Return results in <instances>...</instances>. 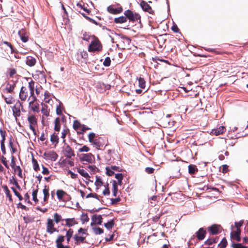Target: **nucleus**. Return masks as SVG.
Listing matches in <instances>:
<instances>
[{
  "label": "nucleus",
  "mask_w": 248,
  "mask_h": 248,
  "mask_svg": "<svg viewBox=\"0 0 248 248\" xmlns=\"http://www.w3.org/2000/svg\"><path fill=\"white\" fill-rule=\"evenodd\" d=\"M137 80H138L139 86L142 88L144 89L145 87V81L143 78H137Z\"/></svg>",
  "instance_id": "nucleus-27"
},
{
  "label": "nucleus",
  "mask_w": 248,
  "mask_h": 248,
  "mask_svg": "<svg viewBox=\"0 0 248 248\" xmlns=\"http://www.w3.org/2000/svg\"><path fill=\"white\" fill-rule=\"evenodd\" d=\"M90 150V148L86 145L83 146L82 148L78 149L79 152H87Z\"/></svg>",
  "instance_id": "nucleus-58"
},
{
  "label": "nucleus",
  "mask_w": 248,
  "mask_h": 248,
  "mask_svg": "<svg viewBox=\"0 0 248 248\" xmlns=\"http://www.w3.org/2000/svg\"><path fill=\"white\" fill-rule=\"evenodd\" d=\"M54 130L56 131H60L61 129V123L60 119L59 117H57L55 119V121Z\"/></svg>",
  "instance_id": "nucleus-24"
},
{
  "label": "nucleus",
  "mask_w": 248,
  "mask_h": 248,
  "mask_svg": "<svg viewBox=\"0 0 248 248\" xmlns=\"http://www.w3.org/2000/svg\"><path fill=\"white\" fill-rule=\"evenodd\" d=\"M106 174L108 176H112L114 174V172L113 170L109 169L108 167H106Z\"/></svg>",
  "instance_id": "nucleus-59"
},
{
  "label": "nucleus",
  "mask_w": 248,
  "mask_h": 248,
  "mask_svg": "<svg viewBox=\"0 0 248 248\" xmlns=\"http://www.w3.org/2000/svg\"><path fill=\"white\" fill-rule=\"evenodd\" d=\"M14 170L15 171H17V172H18L17 174H18V176L22 178V170H21V168L20 167V166H16V168H15Z\"/></svg>",
  "instance_id": "nucleus-45"
},
{
  "label": "nucleus",
  "mask_w": 248,
  "mask_h": 248,
  "mask_svg": "<svg viewBox=\"0 0 248 248\" xmlns=\"http://www.w3.org/2000/svg\"><path fill=\"white\" fill-rule=\"evenodd\" d=\"M155 169L151 167H146L145 169V171L148 174H152L154 172Z\"/></svg>",
  "instance_id": "nucleus-60"
},
{
  "label": "nucleus",
  "mask_w": 248,
  "mask_h": 248,
  "mask_svg": "<svg viewBox=\"0 0 248 248\" xmlns=\"http://www.w3.org/2000/svg\"><path fill=\"white\" fill-rule=\"evenodd\" d=\"M28 96V92L25 87L22 86L21 88L19 93V98L22 101H25Z\"/></svg>",
  "instance_id": "nucleus-12"
},
{
  "label": "nucleus",
  "mask_w": 248,
  "mask_h": 248,
  "mask_svg": "<svg viewBox=\"0 0 248 248\" xmlns=\"http://www.w3.org/2000/svg\"><path fill=\"white\" fill-rule=\"evenodd\" d=\"M206 233V230H204L203 228H201L196 232V237H197L198 240H202L205 238Z\"/></svg>",
  "instance_id": "nucleus-11"
},
{
  "label": "nucleus",
  "mask_w": 248,
  "mask_h": 248,
  "mask_svg": "<svg viewBox=\"0 0 248 248\" xmlns=\"http://www.w3.org/2000/svg\"><path fill=\"white\" fill-rule=\"evenodd\" d=\"M21 106V104L20 102L17 103L15 106L13 107L12 110L13 115L15 118L19 117L20 115V107Z\"/></svg>",
  "instance_id": "nucleus-9"
},
{
  "label": "nucleus",
  "mask_w": 248,
  "mask_h": 248,
  "mask_svg": "<svg viewBox=\"0 0 248 248\" xmlns=\"http://www.w3.org/2000/svg\"><path fill=\"white\" fill-rule=\"evenodd\" d=\"M65 156L68 158H71L72 156H75V154L72 148L69 145H67L65 148Z\"/></svg>",
  "instance_id": "nucleus-13"
},
{
  "label": "nucleus",
  "mask_w": 248,
  "mask_h": 248,
  "mask_svg": "<svg viewBox=\"0 0 248 248\" xmlns=\"http://www.w3.org/2000/svg\"><path fill=\"white\" fill-rule=\"evenodd\" d=\"M92 229L94 233L96 235L101 234L103 233V230L98 227H93Z\"/></svg>",
  "instance_id": "nucleus-32"
},
{
  "label": "nucleus",
  "mask_w": 248,
  "mask_h": 248,
  "mask_svg": "<svg viewBox=\"0 0 248 248\" xmlns=\"http://www.w3.org/2000/svg\"><path fill=\"white\" fill-rule=\"evenodd\" d=\"M39 108V105L38 103H36L35 104H32L31 106V109L35 112H38Z\"/></svg>",
  "instance_id": "nucleus-55"
},
{
  "label": "nucleus",
  "mask_w": 248,
  "mask_h": 248,
  "mask_svg": "<svg viewBox=\"0 0 248 248\" xmlns=\"http://www.w3.org/2000/svg\"><path fill=\"white\" fill-rule=\"evenodd\" d=\"M73 238L75 241V244L78 245L80 243H84L86 238L85 237L79 236L76 234L74 236Z\"/></svg>",
  "instance_id": "nucleus-17"
},
{
  "label": "nucleus",
  "mask_w": 248,
  "mask_h": 248,
  "mask_svg": "<svg viewBox=\"0 0 248 248\" xmlns=\"http://www.w3.org/2000/svg\"><path fill=\"white\" fill-rule=\"evenodd\" d=\"M77 6H78V7L80 8L81 9H83L85 12H86L88 14H89L91 12V10L90 9H87V8L86 7H85L84 4H82L80 3H78L77 4Z\"/></svg>",
  "instance_id": "nucleus-36"
},
{
  "label": "nucleus",
  "mask_w": 248,
  "mask_h": 248,
  "mask_svg": "<svg viewBox=\"0 0 248 248\" xmlns=\"http://www.w3.org/2000/svg\"><path fill=\"white\" fill-rule=\"evenodd\" d=\"M36 59L32 56H28L26 58V64L29 66H33L36 63Z\"/></svg>",
  "instance_id": "nucleus-16"
},
{
  "label": "nucleus",
  "mask_w": 248,
  "mask_h": 248,
  "mask_svg": "<svg viewBox=\"0 0 248 248\" xmlns=\"http://www.w3.org/2000/svg\"><path fill=\"white\" fill-rule=\"evenodd\" d=\"M16 83L14 81L11 80L6 84L5 88L3 89V93H11L14 91Z\"/></svg>",
  "instance_id": "nucleus-7"
},
{
  "label": "nucleus",
  "mask_w": 248,
  "mask_h": 248,
  "mask_svg": "<svg viewBox=\"0 0 248 248\" xmlns=\"http://www.w3.org/2000/svg\"><path fill=\"white\" fill-rule=\"evenodd\" d=\"M7 197L8 198L9 201L10 202H12L13 201L12 196L10 194V191L8 189V187L6 185H3L2 186Z\"/></svg>",
  "instance_id": "nucleus-20"
},
{
  "label": "nucleus",
  "mask_w": 248,
  "mask_h": 248,
  "mask_svg": "<svg viewBox=\"0 0 248 248\" xmlns=\"http://www.w3.org/2000/svg\"><path fill=\"white\" fill-rule=\"evenodd\" d=\"M11 166V167L13 169H14L15 168H16V162H15V157H14V156H12Z\"/></svg>",
  "instance_id": "nucleus-64"
},
{
  "label": "nucleus",
  "mask_w": 248,
  "mask_h": 248,
  "mask_svg": "<svg viewBox=\"0 0 248 248\" xmlns=\"http://www.w3.org/2000/svg\"><path fill=\"white\" fill-rule=\"evenodd\" d=\"M68 132L69 129L67 128H65L64 129H62V132L61 138H62L63 139H65Z\"/></svg>",
  "instance_id": "nucleus-56"
},
{
  "label": "nucleus",
  "mask_w": 248,
  "mask_h": 248,
  "mask_svg": "<svg viewBox=\"0 0 248 248\" xmlns=\"http://www.w3.org/2000/svg\"><path fill=\"white\" fill-rule=\"evenodd\" d=\"M28 121L30 123V125H35L37 123V119L34 115L29 116Z\"/></svg>",
  "instance_id": "nucleus-25"
},
{
  "label": "nucleus",
  "mask_w": 248,
  "mask_h": 248,
  "mask_svg": "<svg viewBox=\"0 0 248 248\" xmlns=\"http://www.w3.org/2000/svg\"><path fill=\"white\" fill-rule=\"evenodd\" d=\"M111 60L109 57H107L105 58L104 62H103V65L106 66L108 67L110 65Z\"/></svg>",
  "instance_id": "nucleus-46"
},
{
  "label": "nucleus",
  "mask_w": 248,
  "mask_h": 248,
  "mask_svg": "<svg viewBox=\"0 0 248 248\" xmlns=\"http://www.w3.org/2000/svg\"><path fill=\"white\" fill-rule=\"evenodd\" d=\"M65 193V192L62 190H58L56 194L58 199L61 200Z\"/></svg>",
  "instance_id": "nucleus-42"
},
{
  "label": "nucleus",
  "mask_w": 248,
  "mask_h": 248,
  "mask_svg": "<svg viewBox=\"0 0 248 248\" xmlns=\"http://www.w3.org/2000/svg\"><path fill=\"white\" fill-rule=\"evenodd\" d=\"M114 21L115 23L121 24L126 22L127 19L125 16H121L119 17L115 18Z\"/></svg>",
  "instance_id": "nucleus-22"
},
{
  "label": "nucleus",
  "mask_w": 248,
  "mask_h": 248,
  "mask_svg": "<svg viewBox=\"0 0 248 248\" xmlns=\"http://www.w3.org/2000/svg\"><path fill=\"white\" fill-rule=\"evenodd\" d=\"M95 137V134L94 133H90L88 135L89 141L90 143H93V141L94 140V138Z\"/></svg>",
  "instance_id": "nucleus-50"
},
{
  "label": "nucleus",
  "mask_w": 248,
  "mask_h": 248,
  "mask_svg": "<svg viewBox=\"0 0 248 248\" xmlns=\"http://www.w3.org/2000/svg\"><path fill=\"white\" fill-rule=\"evenodd\" d=\"M54 226V221L50 218H48L46 223V232L50 234H53L54 232H58L59 230L55 228Z\"/></svg>",
  "instance_id": "nucleus-2"
},
{
  "label": "nucleus",
  "mask_w": 248,
  "mask_h": 248,
  "mask_svg": "<svg viewBox=\"0 0 248 248\" xmlns=\"http://www.w3.org/2000/svg\"><path fill=\"white\" fill-rule=\"evenodd\" d=\"M95 185L97 187L103 185L102 181L100 177H96Z\"/></svg>",
  "instance_id": "nucleus-43"
},
{
  "label": "nucleus",
  "mask_w": 248,
  "mask_h": 248,
  "mask_svg": "<svg viewBox=\"0 0 248 248\" xmlns=\"http://www.w3.org/2000/svg\"><path fill=\"white\" fill-rule=\"evenodd\" d=\"M87 230L86 229H84L82 228H79L78 230V234H86V235H88V234L86 232Z\"/></svg>",
  "instance_id": "nucleus-62"
},
{
  "label": "nucleus",
  "mask_w": 248,
  "mask_h": 248,
  "mask_svg": "<svg viewBox=\"0 0 248 248\" xmlns=\"http://www.w3.org/2000/svg\"><path fill=\"white\" fill-rule=\"evenodd\" d=\"M78 172L86 179L90 177L89 174L83 169H78Z\"/></svg>",
  "instance_id": "nucleus-33"
},
{
  "label": "nucleus",
  "mask_w": 248,
  "mask_h": 248,
  "mask_svg": "<svg viewBox=\"0 0 248 248\" xmlns=\"http://www.w3.org/2000/svg\"><path fill=\"white\" fill-rule=\"evenodd\" d=\"M1 162L4 165V166L7 169L9 168V165L7 164V161L6 160V158L4 156H2L1 158Z\"/></svg>",
  "instance_id": "nucleus-57"
},
{
  "label": "nucleus",
  "mask_w": 248,
  "mask_h": 248,
  "mask_svg": "<svg viewBox=\"0 0 248 248\" xmlns=\"http://www.w3.org/2000/svg\"><path fill=\"white\" fill-rule=\"evenodd\" d=\"M0 134L2 138L0 143H4L6 137V132L5 131L2 130V129H0Z\"/></svg>",
  "instance_id": "nucleus-53"
},
{
  "label": "nucleus",
  "mask_w": 248,
  "mask_h": 248,
  "mask_svg": "<svg viewBox=\"0 0 248 248\" xmlns=\"http://www.w3.org/2000/svg\"><path fill=\"white\" fill-rule=\"evenodd\" d=\"M73 230L72 229H69L66 232V237L67 243H69L73 234Z\"/></svg>",
  "instance_id": "nucleus-31"
},
{
  "label": "nucleus",
  "mask_w": 248,
  "mask_h": 248,
  "mask_svg": "<svg viewBox=\"0 0 248 248\" xmlns=\"http://www.w3.org/2000/svg\"><path fill=\"white\" fill-rule=\"evenodd\" d=\"M37 192H38V189L33 190L32 192V199L35 202L38 201V199H37Z\"/></svg>",
  "instance_id": "nucleus-48"
},
{
  "label": "nucleus",
  "mask_w": 248,
  "mask_h": 248,
  "mask_svg": "<svg viewBox=\"0 0 248 248\" xmlns=\"http://www.w3.org/2000/svg\"><path fill=\"white\" fill-rule=\"evenodd\" d=\"M112 186H113V189H112L113 195L114 196L116 197L117 191H118V187H117V185L116 181H113Z\"/></svg>",
  "instance_id": "nucleus-39"
},
{
  "label": "nucleus",
  "mask_w": 248,
  "mask_h": 248,
  "mask_svg": "<svg viewBox=\"0 0 248 248\" xmlns=\"http://www.w3.org/2000/svg\"><path fill=\"white\" fill-rule=\"evenodd\" d=\"M32 162L33 163V169L35 171L39 170H40L39 164H38L37 160L33 157L32 158Z\"/></svg>",
  "instance_id": "nucleus-37"
},
{
  "label": "nucleus",
  "mask_w": 248,
  "mask_h": 248,
  "mask_svg": "<svg viewBox=\"0 0 248 248\" xmlns=\"http://www.w3.org/2000/svg\"><path fill=\"white\" fill-rule=\"evenodd\" d=\"M115 178L118 180V181H122L123 178V176L122 173H117L115 175Z\"/></svg>",
  "instance_id": "nucleus-63"
},
{
  "label": "nucleus",
  "mask_w": 248,
  "mask_h": 248,
  "mask_svg": "<svg viewBox=\"0 0 248 248\" xmlns=\"http://www.w3.org/2000/svg\"><path fill=\"white\" fill-rule=\"evenodd\" d=\"M103 218L101 215H94L92 217V222L91 226H93L95 224L101 225L102 223Z\"/></svg>",
  "instance_id": "nucleus-6"
},
{
  "label": "nucleus",
  "mask_w": 248,
  "mask_h": 248,
  "mask_svg": "<svg viewBox=\"0 0 248 248\" xmlns=\"http://www.w3.org/2000/svg\"><path fill=\"white\" fill-rule=\"evenodd\" d=\"M227 245V241L225 238H223L220 243L218 244V246L220 248H225Z\"/></svg>",
  "instance_id": "nucleus-41"
},
{
  "label": "nucleus",
  "mask_w": 248,
  "mask_h": 248,
  "mask_svg": "<svg viewBox=\"0 0 248 248\" xmlns=\"http://www.w3.org/2000/svg\"><path fill=\"white\" fill-rule=\"evenodd\" d=\"M91 197L95 198L97 200H98V201H100V200H99V199L98 198V195L95 193H90L88 194L86 197V198H91Z\"/></svg>",
  "instance_id": "nucleus-54"
},
{
  "label": "nucleus",
  "mask_w": 248,
  "mask_h": 248,
  "mask_svg": "<svg viewBox=\"0 0 248 248\" xmlns=\"http://www.w3.org/2000/svg\"><path fill=\"white\" fill-rule=\"evenodd\" d=\"M198 171L197 166L195 165L190 164L188 166V172L190 174H193Z\"/></svg>",
  "instance_id": "nucleus-23"
},
{
  "label": "nucleus",
  "mask_w": 248,
  "mask_h": 248,
  "mask_svg": "<svg viewBox=\"0 0 248 248\" xmlns=\"http://www.w3.org/2000/svg\"><path fill=\"white\" fill-rule=\"evenodd\" d=\"M124 15L126 19L128 18L130 21H136L140 20V16L137 13H133L130 10H127L124 11Z\"/></svg>",
  "instance_id": "nucleus-3"
},
{
  "label": "nucleus",
  "mask_w": 248,
  "mask_h": 248,
  "mask_svg": "<svg viewBox=\"0 0 248 248\" xmlns=\"http://www.w3.org/2000/svg\"><path fill=\"white\" fill-rule=\"evenodd\" d=\"M65 237L63 235H60L58 236L57 239L56 240V243L57 244V248L60 247L62 244V242L64 241Z\"/></svg>",
  "instance_id": "nucleus-21"
},
{
  "label": "nucleus",
  "mask_w": 248,
  "mask_h": 248,
  "mask_svg": "<svg viewBox=\"0 0 248 248\" xmlns=\"http://www.w3.org/2000/svg\"><path fill=\"white\" fill-rule=\"evenodd\" d=\"M92 144L98 149L105 145L104 140L101 137L95 139L93 143H92Z\"/></svg>",
  "instance_id": "nucleus-8"
},
{
  "label": "nucleus",
  "mask_w": 248,
  "mask_h": 248,
  "mask_svg": "<svg viewBox=\"0 0 248 248\" xmlns=\"http://www.w3.org/2000/svg\"><path fill=\"white\" fill-rule=\"evenodd\" d=\"M18 34L20 36L21 40L23 42L26 43L28 41V37L24 34V31H18Z\"/></svg>",
  "instance_id": "nucleus-30"
},
{
  "label": "nucleus",
  "mask_w": 248,
  "mask_h": 248,
  "mask_svg": "<svg viewBox=\"0 0 248 248\" xmlns=\"http://www.w3.org/2000/svg\"><path fill=\"white\" fill-rule=\"evenodd\" d=\"M107 10L108 12H109L111 14H117L120 13L122 12L123 9L122 8L120 7L119 8H114L111 6H109L107 8Z\"/></svg>",
  "instance_id": "nucleus-15"
},
{
  "label": "nucleus",
  "mask_w": 248,
  "mask_h": 248,
  "mask_svg": "<svg viewBox=\"0 0 248 248\" xmlns=\"http://www.w3.org/2000/svg\"><path fill=\"white\" fill-rule=\"evenodd\" d=\"M225 127L224 126H220L218 128L213 129L211 133L216 136L219 135L224 132Z\"/></svg>",
  "instance_id": "nucleus-19"
},
{
  "label": "nucleus",
  "mask_w": 248,
  "mask_h": 248,
  "mask_svg": "<svg viewBox=\"0 0 248 248\" xmlns=\"http://www.w3.org/2000/svg\"><path fill=\"white\" fill-rule=\"evenodd\" d=\"M82 124L78 120H75L73 123V128L77 130L80 127H81Z\"/></svg>",
  "instance_id": "nucleus-40"
},
{
  "label": "nucleus",
  "mask_w": 248,
  "mask_h": 248,
  "mask_svg": "<svg viewBox=\"0 0 248 248\" xmlns=\"http://www.w3.org/2000/svg\"><path fill=\"white\" fill-rule=\"evenodd\" d=\"M81 221L83 224L87 222L89 220V218L87 214L82 213L80 217Z\"/></svg>",
  "instance_id": "nucleus-34"
},
{
  "label": "nucleus",
  "mask_w": 248,
  "mask_h": 248,
  "mask_svg": "<svg viewBox=\"0 0 248 248\" xmlns=\"http://www.w3.org/2000/svg\"><path fill=\"white\" fill-rule=\"evenodd\" d=\"M241 231L240 229H237L235 231H232L231 233V235L232 236H233L234 237L235 236H238L240 235Z\"/></svg>",
  "instance_id": "nucleus-44"
},
{
  "label": "nucleus",
  "mask_w": 248,
  "mask_h": 248,
  "mask_svg": "<svg viewBox=\"0 0 248 248\" xmlns=\"http://www.w3.org/2000/svg\"><path fill=\"white\" fill-rule=\"evenodd\" d=\"M217 242V240L216 238H210L208 239L206 241H205L204 244L206 245H211L213 243H215Z\"/></svg>",
  "instance_id": "nucleus-38"
},
{
  "label": "nucleus",
  "mask_w": 248,
  "mask_h": 248,
  "mask_svg": "<svg viewBox=\"0 0 248 248\" xmlns=\"http://www.w3.org/2000/svg\"><path fill=\"white\" fill-rule=\"evenodd\" d=\"M41 112L43 115L48 116L49 115V112L47 111V109L45 108V107H43L41 109Z\"/></svg>",
  "instance_id": "nucleus-61"
},
{
  "label": "nucleus",
  "mask_w": 248,
  "mask_h": 248,
  "mask_svg": "<svg viewBox=\"0 0 248 248\" xmlns=\"http://www.w3.org/2000/svg\"><path fill=\"white\" fill-rule=\"evenodd\" d=\"M232 247L233 248H248V247L244 246L241 243L232 244Z\"/></svg>",
  "instance_id": "nucleus-52"
},
{
  "label": "nucleus",
  "mask_w": 248,
  "mask_h": 248,
  "mask_svg": "<svg viewBox=\"0 0 248 248\" xmlns=\"http://www.w3.org/2000/svg\"><path fill=\"white\" fill-rule=\"evenodd\" d=\"M93 155L91 153L83 154L80 157V160L81 161H86L89 163H92L93 161Z\"/></svg>",
  "instance_id": "nucleus-5"
},
{
  "label": "nucleus",
  "mask_w": 248,
  "mask_h": 248,
  "mask_svg": "<svg viewBox=\"0 0 248 248\" xmlns=\"http://www.w3.org/2000/svg\"><path fill=\"white\" fill-rule=\"evenodd\" d=\"M114 225V220L111 219L108 221L107 223L104 224V226L108 229L110 230Z\"/></svg>",
  "instance_id": "nucleus-29"
},
{
  "label": "nucleus",
  "mask_w": 248,
  "mask_h": 248,
  "mask_svg": "<svg viewBox=\"0 0 248 248\" xmlns=\"http://www.w3.org/2000/svg\"><path fill=\"white\" fill-rule=\"evenodd\" d=\"M2 97L4 98V100L7 104H11L13 103V97L12 96L10 95L9 97H6L2 95Z\"/></svg>",
  "instance_id": "nucleus-47"
},
{
  "label": "nucleus",
  "mask_w": 248,
  "mask_h": 248,
  "mask_svg": "<svg viewBox=\"0 0 248 248\" xmlns=\"http://www.w3.org/2000/svg\"><path fill=\"white\" fill-rule=\"evenodd\" d=\"M83 36L82 39L87 42H89L91 39L93 40L95 37V36L94 35H89L87 32H84Z\"/></svg>",
  "instance_id": "nucleus-28"
},
{
  "label": "nucleus",
  "mask_w": 248,
  "mask_h": 248,
  "mask_svg": "<svg viewBox=\"0 0 248 248\" xmlns=\"http://www.w3.org/2000/svg\"><path fill=\"white\" fill-rule=\"evenodd\" d=\"M81 131H78V134H83V133L87 130H89L90 128L87 126H86L84 124H82L81 125Z\"/></svg>",
  "instance_id": "nucleus-49"
},
{
  "label": "nucleus",
  "mask_w": 248,
  "mask_h": 248,
  "mask_svg": "<svg viewBox=\"0 0 248 248\" xmlns=\"http://www.w3.org/2000/svg\"><path fill=\"white\" fill-rule=\"evenodd\" d=\"M34 84L35 82L31 80L29 82V88L30 91H34Z\"/></svg>",
  "instance_id": "nucleus-51"
},
{
  "label": "nucleus",
  "mask_w": 248,
  "mask_h": 248,
  "mask_svg": "<svg viewBox=\"0 0 248 248\" xmlns=\"http://www.w3.org/2000/svg\"><path fill=\"white\" fill-rule=\"evenodd\" d=\"M140 5L143 11L147 12L150 14H152L153 12L151 7L145 1L141 0Z\"/></svg>",
  "instance_id": "nucleus-10"
},
{
  "label": "nucleus",
  "mask_w": 248,
  "mask_h": 248,
  "mask_svg": "<svg viewBox=\"0 0 248 248\" xmlns=\"http://www.w3.org/2000/svg\"><path fill=\"white\" fill-rule=\"evenodd\" d=\"M58 157V154L54 151L45 152L43 155V157L44 159H48L51 161H55L57 159Z\"/></svg>",
  "instance_id": "nucleus-4"
},
{
  "label": "nucleus",
  "mask_w": 248,
  "mask_h": 248,
  "mask_svg": "<svg viewBox=\"0 0 248 248\" xmlns=\"http://www.w3.org/2000/svg\"><path fill=\"white\" fill-rule=\"evenodd\" d=\"M208 231L211 234H217L218 233L219 231L217 228V226L216 225H212L208 227Z\"/></svg>",
  "instance_id": "nucleus-18"
},
{
  "label": "nucleus",
  "mask_w": 248,
  "mask_h": 248,
  "mask_svg": "<svg viewBox=\"0 0 248 248\" xmlns=\"http://www.w3.org/2000/svg\"><path fill=\"white\" fill-rule=\"evenodd\" d=\"M64 220L66 222L65 225L69 227H72L75 225L78 224V222L76 220L75 218H66L64 219Z\"/></svg>",
  "instance_id": "nucleus-14"
},
{
  "label": "nucleus",
  "mask_w": 248,
  "mask_h": 248,
  "mask_svg": "<svg viewBox=\"0 0 248 248\" xmlns=\"http://www.w3.org/2000/svg\"><path fill=\"white\" fill-rule=\"evenodd\" d=\"M50 141L53 144H54L55 145H57L59 143L58 136L57 135H56L55 133L53 134L51 136Z\"/></svg>",
  "instance_id": "nucleus-26"
},
{
  "label": "nucleus",
  "mask_w": 248,
  "mask_h": 248,
  "mask_svg": "<svg viewBox=\"0 0 248 248\" xmlns=\"http://www.w3.org/2000/svg\"><path fill=\"white\" fill-rule=\"evenodd\" d=\"M102 49V46L101 42L96 37L92 40L88 46V51L91 52H100Z\"/></svg>",
  "instance_id": "nucleus-1"
},
{
  "label": "nucleus",
  "mask_w": 248,
  "mask_h": 248,
  "mask_svg": "<svg viewBox=\"0 0 248 248\" xmlns=\"http://www.w3.org/2000/svg\"><path fill=\"white\" fill-rule=\"evenodd\" d=\"M54 221L56 223H58L61 221L64 220V219H62V216L58 214L57 213H55L54 214Z\"/></svg>",
  "instance_id": "nucleus-35"
}]
</instances>
